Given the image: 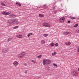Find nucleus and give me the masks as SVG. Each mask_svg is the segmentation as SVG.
Wrapping results in <instances>:
<instances>
[{
	"label": "nucleus",
	"instance_id": "nucleus-1",
	"mask_svg": "<svg viewBox=\"0 0 79 79\" xmlns=\"http://www.w3.org/2000/svg\"><path fill=\"white\" fill-rule=\"evenodd\" d=\"M43 64L44 65H48L50 64V60L48 59H44L43 61Z\"/></svg>",
	"mask_w": 79,
	"mask_h": 79
},
{
	"label": "nucleus",
	"instance_id": "nucleus-2",
	"mask_svg": "<svg viewBox=\"0 0 79 79\" xmlns=\"http://www.w3.org/2000/svg\"><path fill=\"white\" fill-rule=\"evenodd\" d=\"M71 74L74 77H77L79 76V73L73 70L71 72Z\"/></svg>",
	"mask_w": 79,
	"mask_h": 79
},
{
	"label": "nucleus",
	"instance_id": "nucleus-3",
	"mask_svg": "<svg viewBox=\"0 0 79 79\" xmlns=\"http://www.w3.org/2000/svg\"><path fill=\"white\" fill-rule=\"evenodd\" d=\"M43 26H44V27H51L50 25L48 23L45 22L43 23Z\"/></svg>",
	"mask_w": 79,
	"mask_h": 79
},
{
	"label": "nucleus",
	"instance_id": "nucleus-4",
	"mask_svg": "<svg viewBox=\"0 0 79 79\" xmlns=\"http://www.w3.org/2000/svg\"><path fill=\"white\" fill-rule=\"evenodd\" d=\"M65 19V18L64 17H62L59 19V21L60 22H64V21Z\"/></svg>",
	"mask_w": 79,
	"mask_h": 79
},
{
	"label": "nucleus",
	"instance_id": "nucleus-5",
	"mask_svg": "<svg viewBox=\"0 0 79 79\" xmlns=\"http://www.w3.org/2000/svg\"><path fill=\"white\" fill-rule=\"evenodd\" d=\"M14 23H15L17 24H19V22L18 21V20L17 19H14Z\"/></svg>",
	"mask_w": 79,
	"mask_h": 79
},
{
	"label": "nucleus",
	"instance_id": "nucleus-6",
	"mask_svg": "<svg viewBox=\"0 0 79 79\" xmlns=\"http://www.w3.org/2000/svg\"><path fill=\"white\" fill-rule=\"evenodd\" d=\"M13 64L15 66H18V64H19V62L17 61H15L13 63Z\"/></svg>",
	"mask_w": 79,
	"mask_h": 79
},
{
	"label": "nucleus",
	"instance_id": "nucleus-7",
	"mask_svg": "<svg viewBox=\"0 0 79 79\" xmlns=\"http://www.w3.org/2000/svg\"><path fill=\"white\" fill-rule=\"evenodd\" d=\"M2 53H6V52H8V49L6 48H4L2 50Z\"/></svg>",
	"mask_w": 79,
	"mask_h": 79
},
{
	"label": "nucleus",
	"instance_id": "nucleus-8",
	"mask_svg": "<svg viewBox=\"0 0 79 79\" xmlns=\"http://www.w3.org/2000/svg\"><path fill=\"white\" fill-rule=\"evenodd\" d=\"M65 44L66 45H71V42L69 41L65 42Z\"/></svg>",
	"mask_w": 79,
	"mask_h": 79
},
{
	"label": "nucleus",
	"instance_id": "nucleus-9",
	"mask_svg": "<svg viewBox=\"0 0 79 79\" xmlns=\"http://www.w3.org/2000/svg\"><path fill=\"white\" fill-rule=\"evenodd\" d=\"M16 37H17V38H22L23 37V36L21 35L20 34H19V35H16Z\"/></svg>",
	"mask_w": 79,
	"mask_h": 79
},
{
	"label": "nucleus",
	"instance_id": "nucleus-10",
	"mask_svg": "<svg viewBox=\"0 0 79 79\" xmlns=\"http://www.w3.org/2000/svg\"><path fill=\"white\" fill-rule=\"evenodd\" d=\"M63 34L64 35H68L69 34H71V32L68 31L64 32Z\"/></svg>",
	"mask_w": 79,
	"mask_h": 79
},
{
	"label": "nucleus",
	"instance_id": "nucleus-11",
	"mask_svg": "<svg viewBox=\"0 0 79 79\" xmlns=\"http://www.w3.org/2000/svg\"><path fill=\"white\" fill-rule=\"evenodd\" d=\"M18 57L20 58H23L24 57L23 56L22 54L20 53L18 55Z\"/></svg>",
	"mask_w": 79,
	"mask_h": 79
},
{
	"label": "nucleus",
	"instance_id": "nucleus-12",
	"mask_svg": "<svg viewBox=\"0 0 79 79\" xmlns=\"http://www.w3.org/2000/svg\"><path fill=\"white\" fill-rule=\"evenodd\" d=\"M9 22L11 23V24L12 25V23H14V20L13 19H10L9 20Z\"/></svg>",
	"mask_w": 79,
	"mask_h": 79
},
{
	"label": "nucleus",
	"instance_id": "nucleus-13",
	"mask_svg": "<svg viewBox=\"0 0 79 79\" xmlns=\"http://www.w3.org/2000/svg\"><path fill=\"white\" fill-rule=\"evenodd\" d=\"M21 54H22L23 56V57H24V56H25V55H26V52H23L21 53Z\"/></svg>",
	"mask_w": 79,
	"mask_h": 79
},
{
	"label": "nucleus",
	"instance_id": "nucleus-14",
	"mask_svg": "<svg viewBox=\"0 0 79 79\" xmlns=\"http://www.w3.org/2000/svg\"><path fill=\"white\" fill-rule=\"evenodd\" d=\"M45 40H41V44H45Z\"/></svg>",
	"mask_w": 79,
	"mask_h": 79
},
{
	"label": "nucleus",
	"instance_id": "nucleus-15",
	"mask_svg": "<svg viewBox=\"0 0 79 79\" xmlns=\"http://www.w3.org/2000/svg\"><path fill=\"white\" fill-rule=\"evenodd\" d=\"M1 14H2V15H6V12H1Z\"/></svg>",
	"mask_w": 79,
	"mask_h": 79
},
{
	"label": "nucleus",
	"instance_id": "nucleus-16",
	"mask_svg": "<svg viewBox=\"0 0 79 79\" xmlns=\"http://www.w3.org/2000/svg\"><path fill=\"white\" fill-rule=\"evenodd\" d=\"M7 25H8V26H11V25H11V23H10V21H9L7 22Z\"/></svg>",
	"mask_w": 79,
	"mask_h": 79
},
{
	"label": "nucleus",
	"instance_id": "nucleus-17",
	"mask_svg": "<svg viewBox=\"0 0 79 79\" xmlns=\"http://www.w3.org/2000/svg\"><path fill=\"white\" fill-rule=\"evenodd\" d=\"M31 62L33 63L34 64H35L36 63H37V62H36V60H31Z\"/></svg>",
	"mask_w": 79,
	"mask_h": 79
},
{
	"label": "nucleus",
	"instance_id": "nucleus-18",
	"mask_svg": "<svg viewBox=\"0 0 79 79\" xmlns=\"http://www.w3.org/2000/svg\"><path fill=\"white\" fill-rule=\"evenodd\" d=\"M33 35V34H32V33H30L28 34L27 35L28 37H30V35Z\"/></svg>",
	"mask_w": 79,
	"mask_h": 79
},
{
	"label": "nucleus",
	"instance_id": "nucleus-19",
	"mask_svg": "<svg viewBox=\"0 0 79 79\" xmlns=\"http://www.w3.org/2000/svg\"><path fill=\"white\" fill-rule=\"evenodd\" d=\"M70 19H72V20L76 19V17H73L70 16Z\"/></svg>",
	"mask_w": 79,
	"mask_h": 79
},
{
	"label": "nucleus",
	"instance_id": "nucleus-20",
	"mask_svg": "<svg viewBox=\"0 0 79 79\" xmlns=\"http://www.w3.org/2000/svg\"><path fill=\"white\" fill-rule=\"evenodd\" d=\"M12 40H13L12 38H9L7 40V41L10 42V41H11Z\"/></svg>",
	"mask_w": 79,
	"mask_h": 79
},
{
	"label": "nucleus",
	"instance_id": "nucleus-21",
	"mask_svg": "<svg viewBox=\"0 0 79 79\" xmlns=\"http://www.w3.org/2000/svg\"><path fill=\"white\" fill-rule=\"evenodd\" d=\"M43 36H44V37H48V34H44Z\"/></svg>",
	"mask_w": 79,
	"mask_h": 79
},
{
	"label": "nucleus",
	"instance_id": "nucleus-22",
	"mask_svg": "<svg viewBox=\"0 0 79 79\" xmlns=\"http://www.w3.org/2000/svg\"><path fill=\"white\" fill-rule=\"evenodd\" d=\"M39 16L40 17V18H43V17H44V15H42L41 14H40Z\"/></svg>",
	"mask_w": 79,
	"mask_h": 79
},
{
	"label": "nucleus",
	"instance_id": "nucleus-23",
	"mask_svg": "<svg viewBox=\"0 0 79 79\" xmlns=\"http://www.w3.org/2000/svg\"><path fill=\"white\" fill-rule=\"evenodd\" d=\"M55 44H54V43H51L50 44V45L51 47H53V46H54Z\"/></svg>",
	"mask_w": 79,
	"mask_h": 79
},
{
	"label": "nucleus",
	"instance_id": "nucleus-24",
	"mask_svg": "<svg viewBox=\"0 0 79 79\" xmlns=\"http://www.w3.org/2000/svg\"><path fill=\"white\" fill-rule=\"evenodd\" d=\"M19 27V26H16L14 27L13 28L14 29H16L17 28H18Z\"/></svg>",
	"mask_w": 79,
	"mask_h": 79
},
{
	"label": "nucleus",
	"instance_id": "nucleus-25",
	"mask_svg": "<svg viewBox=\"0 0 79 79\" xmlns=\"http://www.w3.org/2000/svg\"><path fill=\"white\" fill-rule=\"evenodd\" d=\"M42 55H40L39 56H37V58H39V59L41 58V57H42Z\"/></svg>",
	"mask_w": 79,
	"mask_h": 79
},
{
	"label": "nucleus",
	"instance_id": "nucleus-26",
	"mask_svg": "<svg viewBox=\"0 0 79 79\" xmlns=\"http://www.w3.org/2000/svg\"><path fill=\"white\" fill-rule=\"evenodd\" d=\"M56 52H54L52 54V56H53L54 55H56Z\"/></svg>",
	"mask_w": 79,
	"mask_h": 79
},
{
	"label": "nucleus",
	"instance_id": "nucleus-27",
	"mask_svg": "<svg viewBox=\"0 0 79 79\" xmlns=\"http://www.w3.org/2000/svg\"><path fill=\"white\" fill-rule=\"evenodd\" d=\"M16 4H17L19 6H21V5L19 3V2H16Z\"/></svg>",
	"mask_w": 79,
	"mask_h": 79
},
{
	"label": "nucleus",
	"instance_id": "nucleus-28",
	"mask_svg": "<svg viewBox=\"0 0 79 79\" xmlns=\"http://www.w3.org/2000/svg\"><path fill=\"white\" fill-rule=\"evenodd\" d=\"M1 4L3 5V6H6V5L5 4V3H3V2H1Z\"/></svg>",
	"mask_w": 79,
	"mask_h": 79
},
{
	"label": "nucleus",
	"instance_id": "nucleus-29",
	"mask_svg": "<svg viewBox=\"0 0 79 79\" xmlns=\"http://www.w3.org/2000/svg\"><path fill=\"white\" fill-rule=\"evenodd\" d=\"M14 16H15L13 14H11L10 15V17H14Z\"/></svg>",
	"mask_w": 79,
	"mask_h": 79
},
{
	"label": "nucleus",
	"instance_id": "nucleus-30",
	"mask_svg": "<svg viewBox=\"0 0 79 79\" xmlns=\"http://www.w3.org/2000/svg\"><path fill=\"white\" fill-rule=\"evenodd\" d=\"M78 26V24H76L74 26V27H77Z\"/></svg>",
	"mask_w": 79,
	"mask_h": 79
},
{
	"label": "nucleus",
	"instance_id": "nucleus-31",
	"mask_svg": "<svg viewBox=\"0 0 79 79\" xmlns=\"http://www.w3.org/2000/svg\"><path fill=\"white\" fill-rule=\"evenodd\" d=\"M10 15V13L8 12H6V15Z\"/></svg>",
	"mask_w": 79,
	"mask_h": 79
},
{
	"label": "nucleus",
	"instance_id": "nucleus-32",
	"mask_svg": "<svg viewBox=\"0 0 79 79\" xmlns=\"http://www.w3.org/2000/svg\"><path fill=\"white\" fill-rule=\"evenodd\" d=\"M58 43H56L55 44V46H56V47H58Z\"/></svg>",
	"mask_w": 79,
	"mask_h": 79
},
{
	"label": "nucleus",
	"instance_id": "nucleus-33",
	"mask_svg": "<svg viewBox=\"0 0 79 79\" xmlns=\"http://www.w3.org/2000/svg\"><path fill=\"white\" fill-rule=\"evenodd\" d=\"M53 65L56 67H57L58 66V65H57L55 64H53Z\"/></svg>",
	"mask_w": 79,
	"mask_h": 79
},
{
	"label": "nucleus",
	"instance_id": "nucleus-34",
	"mask_svg": "<svg viewBox=\"0 0 79 79\" xmlns=\"http://www.w3.org/2000/svg\"><path fill=\"white\" fill-rule=\"evenodd\" d=\"M77 32V33H79V29H78L76 31Z\"/></svg>",
	"mask_w": 79,
	"mask_h": 79
},
{
	"label": "nucleus",
	"instance_id": "nucleus-35",
	"mask_svg": "<svg viewBox=\"0 0 79 79\" xmlns=\"http://www.w3.org/2000/svg\"><path fill=\"white\" fill-rule=\"evenodd\" d=\"M24 64V66H27V64L25 63Z\"/></svg>",
	"mask_w": 79,
	"mask_h": 79
},
{
	"label": "nucleus",
	"instance_id": "nucleus-36",
	"mask_svg": "<svg viewBox=\"0 0 79 79\" xmlns=\"http://www.w3.org/2000/svg\"><path fill=\"white\" fill-rule=\"evenodd\" d=\"M77 51L78 52H79V47L77 49Z\"/></svg>",
	"mask_w": 79,
	"mask_h": 79
},
{
	"label": "nucleus",
	"instance_id": "nucleus-37",
	"mask_svg": "<svg viewBox=\"0 0 79 79\" xmlns=\"http://www.w3.org/2000/svg\"><path fill=\"white\" fill-rule=\"evenodd\" d=\"M68 23H71V21H68Z\"/></svg>",
	"mask_w": 79,
	"mask_h": 79
},
{
	"label": "nucleus",
	"instance_id": "nucleus-38",
	"mask_svg": "<svg viewBox=\"0 0 79 79\" xmlns=\"http://www.w3.org/2000/svg\"><path fill=\"white\" fill-rule=\"evenodd\" d=\"M38 79H42V78H41L40 77H38Z\"/></svg>",
	"mask_w": 79,
	"mask_h": 79
},
{
	"label": "nucleus",
	"instance_id": "nucleus-39",
	"mask_svg": "<svg viewBox=\"0 0 79 79\" xmlns=\"http://www.w3.org/2000/svg\"><path fill=\"white\" fill-rule=\"evenodd\" d=\"M25 73H27V71H26L25 72Z\"/></svg>",
	"mask_w": 79,
	"mask_h": 79
},
{
	"label": "nucleus",
	"instance_id": "nucleus-40",
	"mask_svg": "<svg viewBox=\"0 0 79 79\" xmlns=\"http://www.w3.org/2000/svg\"><path fill=\"white\" fill-rule=\"evenodd\" d=\"M78 71H79V68H78Z\"/></svg>",
	"mask_w": 79,
	"mask_h": 79
}]
</instances>
